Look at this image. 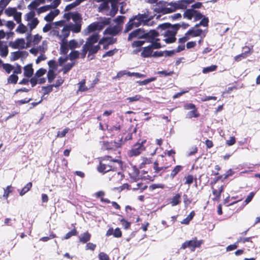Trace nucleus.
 Masks as SVG:
<instances>
[{
	"instance_id": "f257e3e1",
	"label": "nucleus",
	"mask_w": 260,
	"mask_h": 260,
	"mask_svg": "<svg viewBox=\"0 0 260 260\" xmlns=\"http://www.w3.org/2000/svg\"><path fill=\"white\" fill-rule=\"evenodd\" d=\"M149 17L148 12L145 13L144 14H139L137 15L133 16L131 18L128 22L126 24L124 30V33H127L135 27H138L141 24L150 25L149 24V20L151 19Z\"/></svg>"
},
{
	"instance_id": "f03ea898",
	"label": "nucleus",
	"mask_w": 260,
	"mask_h": 260,
	"mask_svg": "<svg viewBox=\"0 0 260 260\" xmlns=\"http://www.w3.org/2000/svg\"><path fill=\"white\" fill-rule=\"evenodd\" d=\"M180 3V1L171 3L160 1L155 5L154 11L162 14L172 13L177 10L182 9Z\"/></svg>"
},
{
	"instance_id": "7ed1b4c3",
	"label": "nucleus",
	"mask_w": 260,
	"mask_h": 260,
	"mask_svg": "<svg viewBox=\"0 0 260 260\" xmlns=\"http://www.w3.org/2000/svg\"><path fill=\"white\" fill-rule=\"evenodd\" d=\"M169 25L168 23H164L159 25L158 27V28H161L162 31L161 34H158V37L160 38L156 37V38L160 39V40H162L166 44L173 43L176 40L175 36L177 33V28H174L173 26L171 28H168V26Z\"/></svg>"
},
{
	"instance_id": "20e7f679",
	"label": "nucleus",
	"mask_w": 260,
	"mask_h": 260,
	"mask_svg": "<svg viewBox=\"0 0 260 260\" xmlns=\"http://www.w3.org/2000/svg\"><path fill=\"white\" fill-rule=\"evenodd\" d=\"M158 36V32L155 30H150L146 32L143 29L138 28L129 34L127 40L131 41L134 39L137 38L145 39L146 41H152L154 37Z\"/></svg>"
},
{
	"instance_id": "39448f33",
	"label": "nucleus",
	"mask_w": 260,
	"mask_h": 260,
	"mask_svg": "<svg viewBox=\"0 0 260 260\" xmlns=\"http://www.w3.org/2000/svg\"><path fill=\"white\" fill-rule=\"evenodd\" d=\"M202 7V3L197 2L191 6L190 9H186L183 13V18L191 20L193 18V21H196L200 20L203 17V15L195 9H199Z\"/></svg>"
},
{
	"instance_id": "423d86ee",
	"label": "nucleus",
	"mask_w": 260,
	"mask_h": 260,
	"mask_svg": "<svg viewBox=\"0 0 260 260\" xmlns=\"http://www.w3.org/2000/svg\"><path fill=\"white\" fill-rule=\"evenodd\" d=\"M49 36L53 38L55 41H58L59 43L66 41L69 36V29L66 26L62 29L56 27L50 31Z\"/></svg>"
},
{
	"instance_id": "0eeeda50",
	"label": "nucleus",
	"mask_w": 260,
	"mask_h": 260,
	"mask_svg": "<svg viewBox=\"0 0 260 260\" xmlns=\"http://www.w3.org/2000/svg\"><path fill=\"white\" fill-rule=\"evenodd\" d=\"M157 37H154L152 41H147L151 43L147 47L143 48V51L141 52V56L144 58H147L152 56L153 50L157 49L162 47L159 41L160 39H157Z\"/></svg>"
},
{
	"instance_id": "6e6552de",
	"label": "nucleus",
	"mask_w": 260,
	"mask_h": 260,
	"mask_svg": "<svg viewBox=\"0 0 260 260\" xmlns=\"http://www.w3.org/2000/svg\"><path fill=\"white\" fill-rule=\"evenodd\" d=\"M203 243V240H197V238L188 241H186L182 244L180 249H185L189 248L191 251H194L196 248L200 247Z\"/></svg>"
},
{
	"instance_id": "1a4fd4ad",
	"label": "nucleus",
	"mask_w": 260,
	"mask_h": 260,
	"mask_svg": "<svg viewBox=\"0 0 260 260\" xmlns=\"http://www.w3.org/2000/svg\"><path fill=\"white\" fill-rule=\"evenodd\" d=\"M146 142V140L142 141L141 143L138 142L134 145L132 150L129 152V155L136 156L140 154L145 149L143 144Z\"/></svg>"
},
{
	"instance_id": "9d476101",
	"label": "nucleus",
	"mask_w": 260,
	"mask_h": 260,
	"mask_svg": "<svg viewBox=\"0 0 260 260\" xmlns=\"http://www.w3.org/2000/svg\"><path fill=\"white\" fill-rule=\"evenodd\" d=\"M122 28L123 26L120 24H116L113 26H110L104 30V34L116 36L121 31Z\"/></svg>"
},
{
	"instance_id": "9b49d317",
	"label": "nucleus",
	"mask_w": 260,
	"mask_h": 260,
	"mask_svg": "<svg viewBox=\"0 0 260 260\" xmlns=\"http://www.w3.org/2000/svg\"><path fill=\"white\" fill-rule=\"evenodd\" d=\"M28 23H27V26H29V27L30 31H29V32L27 34V36H26V39L27 40V43H30L31 41V31H32V29H34V28H35L36 27V26L38 24L39 21L37 18H35L33 19L30 20V21H28Z\"/></svg>"
},
{
	"instance_id": "f8f14e48",
	"label": "nucleus",
	"mask_w": 260,
	"mask_h": 260,
	"mask_svg": "<svg viewBox=\"0 0 260 260\" xmlns=\"http://www.w3.org/2000/svg\"><path fill=\"white\" fill-rule=\"evenodd\" d=\"M119 0H111V6L109 12L105 13V15H109L111 17H114L117 12L118 7L117 2Z\"/></svg>"
},
{
	"instance_id": "ddd939ff",
	"label": "nucleus",
	"mask_w": 260,
	"mask_h": 260,
	"mask_svg": "<svg viewBox=\"0 0 260 260\" xmlns=\"http://www.w3.org/2000/svg\"><path fill=\"white\" fill-rule=\"evenodd\" d=\"M206 34L205 30L199 28H192L187 31V34H189L194 37L200 36L202 38L205 37Z\"/></svg>"
},
{
	"instance_id": "4468645a",
	"label": "nucleus",
	"mask_w": 260,
	"mask_h": 260,
	"mask_svg": "<svg viewBox=\"0 0 260 260\" xmlns=\"http://www.w3.org/2000/svg\"><path fill=\"white\" fill-rule=\"evenodd\" d=\"M111 0L104 1L99 7V11L103 13L104 14L105 13L109 12L111 6Z\"/></svg>"
},
{
	"instance_id": "2eb2a0df",
	"label": "nucleus",
	"mask_w": 260,
	"mask_h": 260,
	"mask_svg": "<svg viewBox=\"0 0 260 260\" xmlns=\"http://www.w3.org/2000/svg\"><path fill=\"white\" fill-rule=\"evenodd\" d=\"M25 41L23 39H17L14 42L10 43V46L14 49H17L19 47L24 48Z\"/></svg>"
},
{
	"instance_id": "dca6fc26",
	"label": "nucleus",
	"mask_w": 260,
	"mask_h": 260,
	"mask_svg": "<svg viewBox=\"0 0 260 260\" xmlns=\"http://www.w3.org/2000/svg\"><path fill=\"white\" fill-rule=\"evenodd\" d=\"M96 30H100L98 22H94L88 26L87 28L84 30V33L85 35H87L88 34L93 32Z\"/></svg>"
},
{
	"instance_id": "f3484780",
	"label": "nucleus",
	"mask_w": 260,
	"mask_h": 260,
	"mask_svg": "<svg viewBox=\"0 0 260 260\" xmlns=\"http://www.w3.org/2000/svg\"><path fill=\"white\" fill-rule=\"evenodd\" d=\"M97 169L99 172L105 173L111 171L112 169V166L111 165H106L100 162Z\"/></svg>"
},
{
	"instance_id": "a211bd4d",
	"label": "nucleus",
	"mask_w": 260,
	"mask_h": 260,
	"mask_svg": "<svg viewBox=\"0 0 260 260\" xmlns=\"http://www.w3.org/2000/svg\"><path fill=\"white\" fill-rule=\"evenodd\" d=\"M99 39V36L98 34H94L88 38L86 43L84 45H85L86 46L94 45V43L98 41Z\"/></svg>"
},
{
	"instance_id": "6ab92c4d",
	"label": "nucleus",
	"mask_w": 260,
	"mask_h": 260,
	"mask_svg": "<svg viewBox=\"0 0 260 260\" xmlns=\"http://www.w3.org/2000/svg\"><path fill=\"white\" fill-rule=\"evenodd\" d=\"M116 42V39L113 37H105L103 38L99 41V44H108V45H112Z\"/></svg>"
},
{
	"instance_id": "aec40b11",
	"label": "nucleus",
	"mask_w": 260,
	"mask_h": 260,
	"mask_svg": "<svg viewBox=\"0 0 260 260\" xmlns=\"http://www.w3.org/2000/svg\"><path fill=\"white\" fill-rule=\"evenodd\" d=\"M66 27H67L69 29V34H70V31L72 30L74 32L78 33L80 31L81 26L80 24H71L70 25H66Z\"/></svg>"
},
{
	"instance_id": "412c9836",
	"label": "nucleus",
	"mask_w": 260,
	"mask_h": 260,
	"mask_svg": "<svg viewBox=\"0 0 260 260\" xmlns=\"http://www.w3.org/2000/svg\"><path fill=\"white\" fill-rule=\"evenodd\" d=\"M58 13V10H55L54 11H51L45 17L44 19L48 22H50L53 20L54 17L56 16Z\"/></svg>"
},
{
	"instance_id": "4be33fe9",
	"label": "nucleus",
	"mask_w": 260,
	"mask_h": 260,
	"mask_svg": "<svg viewBox=\"0 0 260 260\" xmlns=\"http://www.w3.org/2000/svg\"><path fill=\"white\" fill-rule=\"evenodd\" d=\"M111 22V18H103L101 20L98 22L99 24L100 30H102L104 26L110 24Z\"/></svg>"
},
{
	"instance_id": "5701e85b",
	"label": "nucleus",
	"mask_w": 260,
	"mask_h": 260,
	"mask_svg": "<svg viewBox=\"0 0 260 260\" xmlns=\"http://www.w3.org/2000/svg\"><path fill=\"white\" fill-rule=\"evenodd\" d=\"M91 238V235L88 232H85L82 234H81L79 237L80 242L85 243L90 240Z\"/></svg>"
},
{
	"instance_id": "b1692460",
	"label": "nucleus",
	"mask_w": 260,
	"mask_h": 260,
	"mask_svg": "<svg viewBox=\"0 0 260 260\" xmlns=\"http://www.w3.org/2000/svg\"><path fill=\"white\" fill-rule=\"evenodd\" d=\"M33 69L30 64H28L24 68V75L27 77H30L33 74Z\"/></svg>"
},
{
	"instance_id": "393cba45",
	"label": "nucleus",
	"mask_w": 260,
	"mask_h": 260,
	"mask_svg": "<svg viewBox=\"0 0 260 260\" xmlns=\"http://www.w3.org/2000/svg\"><path fill=\"white\" fill-rule=\"evenodd\" d=\"M84 0H76L74 2L68 5L66 8L64 10L66 11H69L73 9L74 8L80 5L83 1Z\"/></svg>"
},
{
	"instance_id": "a878e982",
	"label": "nucleus",
	"mask_w": 260,
	"mask_h": 260,
	"mask_svg": "<svg viewBox=\"0 0 260 260\" xmlns=\"http://www.w3.org/2000/svg\"><path fill=\"white\" fill-rule=\"evenodd\" d=\"M181 194L179 193L176 194L174 197L172 199L170 204L172 206H176L180 204L181 202Z\"/></svg>"
},
{
	"instance_id": "bb28decb",
	"label": "nucleus",
	"mask_w": 260,
	"mask_h": 260,
	"mask_svg": "<svg viewBox=\"0 0 260 260\" xmlns=\"http://www.w3.org/2000/svg\"><path fill=\"white\" fill-rule=\"evenodd\" d=\"M100 44L89 45L87 47L89 49V55L96 53L100 48Z\"/></svg>"
},
{
	"instance_id": "cd10ccee",
	"label": "nucleus",
	"mask_w": 260,
	"mask_h": 260,
	"mask_svg": "<svg viewBox=\"0 0 260 260\" xmlns=\"http://www.w3.org/2000/svg\"><path fill=\"white\" fill-rule=\"evenodd\" d=\"M60 50L62 53L66 54L69 51V46L68 45V41H63L62 42H60Z\"/></svg>"
},
{
	"instance_id": "c85d7f7f",
	"label": "nucleus",
	"mask_w": 260,
	"mask_h": 260,
	"mask_svg": "<svg viewBox=\"0 0 260 260\" xmlns=\"http://www.w3.org/2000/svg\"><path fill=\"white\" fill-rule=\"evenodd\" d=\"M23 52L21 51H16L11 53V60L15 61L22 56Z\"/></svg>"
},
{
	"instance_id": "c756f323",
	"label": "nucleus",
	"mask_w": 260,
	"mask_h": 260,
	"mask_svg": "<svg viewBox=\"0 0 260 260\" xmlns=\"http://www.w3.org/2000/svg\"><path fill=\"white\" fill-rule=\"evenodd\" d=\"M19 25L16 29V32L19 34H24L26 32L27 30V27L22 24L21 22L20 23H18Z\"/></svg>"
},
{
	"instance_id": "7c9ffc66",
	"label": "nucleus",
	"mask_w": 260,
	"mask_h": 260,
	"mask_svg": "<svg viewBox=\"0 0 260 260\" xmlns=\"http://www.w3.org/2000/svg\"><path fill=\"white\" fill-rule=\"evenodd\" d=\"M182 169V167L180 165L176 166L174 169L172 170L171 174L170 177L171 178H174V177Z\"/></svg>"
},
{
	"instance_id": "2f4dec72",
	"label": "nucleus",
	"mask_w": 260,
	"mask_h": 260,
	"mask_svg": "<svg viewBox=\"0 0 260 260\" xmlns=\"http://www.w3.org/2000/svg\"><path fill=\"white\" fill-rule=\"evenodd\" d=\"M68 45L69 46V49H74L76 48H79L80 47V45L75 40H71L69 43L68 42Z\"/></svg>"
},
{
	"instance_id": "473e14b6",
	"label": "nucleus",
	"mask_w": 260,
	"mask_h": 260,
	"mask_svg": "<svg viewBox=\"0 0 260 260\" xmlns=\"http://www.w3.org/2000/svg\"><path fill=\"white\" fill-rule=\"evenodd\" d=\"M55 76L56 75L54 73V71H53V70H49L47 73L48 82L51 83L55 78Z\"/></svg>"
},
{
	"instance_id": "72a5a7b5",
	"label": "nucleus",
	"mask_w": 260,
	"mask_h": 260,
	"mask_svg": "<svg viewBox=\"0 0 260 260\" xmlns=\"http://www.w3.org/2000/svg\"><path fill=\"white\" fill-rule=\"evenodd\" d=\"M195 213L194 211H192L190 213V214L185 218L182 221L181 223L187 224L189 222V221L192 219L193 216H194Z\"/></svg>"
},
{
	"instance_id": "f704fd0d",
	"label": "nucleus",
	"mask_w": 260,
	"mask_h": 260,
	"mask_svg": "<svg viewBox=\"0 0 260 260\" xmlns=\"http://www.w3.org/2000/svg\"><path fill=\"white\" fill-rule=\"evenodd\" d=\"M199 114L197 113V109H194L187 113L186 116L187 118H191L192 117H198Z\"/></svg>"
},
{
	"instance_id": "c9c22d12",
	"label": "nucleus",
	"mask_w": 260,
	"mask_h": 260,
	"mask_svg": "<svg viewBox=\"0 0 260 260\" xmlns=\"http://www.w3.org/2000/svg\"><path fill=\"white\" fill-rule=\"evenodd\" d=\"M32 186V183L31 182H28L20 191V195L22 196L25 193H26Z\"/></svg>"
},
{
	"instance_id": "e433bc0d",
	"label": "nucleus",
	"mask_w": 260,
	"mask_h": 260,
	"mask_svg": "<svg viewBox=\"0 0 260 260\" xmlns=\"http://www.w3.org/2000/svg\"><path fill=\"white\" fill-rule=\"evenodd\" d=\"M182 9H185L188 5L191 4L194 0H179Z\"/></svg>"
},
{
	"instance_id": "4c0bfd02",
	"label": "nucleus",
	"mask_w": 260,
	"mask_h": 260,
	"mask_svg": "<svg viewBox=\"0 0 260 260\" xmlns=\"http://www.w3.org/2000/svg\"><path fill=\"white\" fill-rule=\"evenodd\" d=\"M155 80H156V77H151L150 78L144 80L143 81H138L137 82V83L139 85H146Z\"/></svg>"
},
{
	"instance_id": "58836bf2",
	"label": "nucleus",
	"mask_w": 260,
	"mask_h": 260,
	"mask_svg": "<svg viewBox=\"0 0 260 260\" xmlns=\"http://www.w3.org/2000/svg\"><path fill=\"white\" fill-rule=\"evenodd\" d=\"M35 12L31 11L25 15L24 19L27 21H29L30 20L35 18Z\"/></svg>"
},
{
	"instance_id": "ea45409f",
	"label": "nucleus",
	"mask_w": 260,
	"mask_h": 260,
	"mask_svg": "<svg viewBox=\"0 0 260 260\" xmlns=\"http://www.w3.org/2000/svg\"><path fill=\"white\" fill-rule=\"evenodd\" d=\"M75 65L74 62H69L64 65L63 68V74H66L68 71H69Z\"/></svg>"
},
{
	"instance_id": "a19ab883",
	"label": "nucleus",
	"mask_w": 260,
	"mask_h": 260,
	"mask_svg": "<svg viewBox=\"0 0 260 260\" xmlns=\"http://www.w3.org/2000/svg\"><path fill=\"white\" fill-rule=\"evenodd\" d=\"M217 67L216 65H212L211 66L204 68L203 70V73L204 74H207L208 73L214 71L217 69Z\"/></svg>"
},
{
	"instance_id": "79ce46f5",
	"label": "nucleus",
	"mask_w": 260,
	"mask_h": 260,
	"mask_svg": "<svg viewBox=\"0 0 260 260\" xmlns=\"http://www.w3.org/2000/svg\"><path fill=\"white\" fill-rule=\"evenodd\" d=\"M17 12V10L15 8H8L5 11V14L8 16H13Z\"/></svg>"
},
{
	"instance_id": "37998d69",
	"label": "nucleus",
	"mask_w": 260,
	"mask_h": 260,
	"mask_svg": "<svg viewBox=\"0 0 260 260\" xmlns=\"http://www.w3.org/2000/svg\"><path fill=\"white\" fill-rule=\"evenodd\" d=\"M78 232L76 231V230L74 229L73 230L68 233L62 239H68L73 236H76Z\"/></svg>"
},
{
	"instance_id": "c03bdc74",
	"label": "nucleus",
	"mask_w": 260,
	"mask_h": 260,
	"mask_svg": "<svg viewBox=\"0 0 260 260\" xmlns=\"http://www.w3.org/2000/svg\"><path fill=\"white\" fill-rule=\"evenodd\" d=\"M18 77L17 75L13 74L9 76L8 79V82L9 83L16 84L18 81Z\"/></svg>"
},
{
	"instance_id": "a18cd8bd",
	"label": "nucleus",
	"mask_w": 260,
	"mask_h": 260,
	"mask_svg": "<svg viewBox=\"0 0 260 260\" xmlns=\"http://www.w3.org/2000/svg\"><path fill=\"white\" fill-rule=\"evenodd\" d=\"M48 64L49 67V70H53V71H55L57 68V64L56 62L54 60H51L48 61Z\"/></svg>"
},
{
	"instance_id": "49530a36",
	"label": "nucleus",
	"mask_w": 260,
	"mask_h": 260,
	"mask_svg": "<svg viewBox=\"0 0 260 260\" xmlns=\"http://www.w3.org/2000/svg\"><path fill=\"white\" fill-rule=\"evenodd\" d=\"M21 12L17 11L13 15L14 19L17 23L21 22Z\"/></svg>"
},
{
	"instance_id": "de8ad7c7",
	"label": "nucleus",
	"mask_w": 260,
	"mask_h": 260,
	"mask_svg": "<svg viewBox=\"0 0 260 260\" xmlns=\"http://www.w3.org/2000/svg\"><path fill=\"white\" fill-rule=\"evenodd\" d=\"M8 54V49L6 45H5L1 49H0V55L3 57H5Z\"/></svg>"
},
{
	"instance_id": "09e8293b",
	"label": "nucleus",
	"mask_w": 260,
	"mask_h": 260,
	"mask_svg": "<svg viewBox=\"0 0 260 260\" xmlns=\"http://www.w3.org/2000/svg\"><path fill=\"white\" fill-rule=\"evenodd\" d=\"M53 85H50L47 86H43L42 90L44 91V94H47L51 92L53 90Z\"/></svg>"
},
{
	"instance_id": "8fccbe9b",
	"label": "nucleus",
	"mask_w": 260,
	"mask_h": 260,
	"mask_svg": "<svg viewBox=\"0 0 260 260\" xmlns=\"http://www.w3.org/2000/svg\"><path fill=\"white\" fill-rule=\"evenodd\" d=\"M3 67L4 69L7 72V73L10 74L11 72L14 69V67L8 63H3Z\"/></svg>"
},
{
	"instance_id": "3c124183",
	"label": "nucleus",
	"mask_w": 260,
	"mask_h": 260,
	"mask_svg": "<svg viewBox=\"0 0 260 260\" xmlns=\"http://www.w3.org/2000/svg\"><path fill=\"white\" fill-rule=\"evenodd\" d=\"M41 4V3L37 0L32 2L29 5L28 8L30 9H36Z\"/></svg>"
},
{
	"instance_id": "603ef678",
	"label": "nucleus",
	"mask_w": 260,
	"mask_h": 260,
	"mask_svg": "<svg viewBox=\"0 0 260 260\" xmlns=\"http://www.w3.org/2000/svg\"><path fill=\"white\" fill-rule=\"evenodd\" d=\"M69 128H64L62 132L58 131L57 132V134L56 137L57 138H62L66 136V135L69 132Z\"/></svg>"
},
{
	"instance_id": "864d4df0",
	"label": "nucleus",
	"mask_w": 260,
	"mask_h": 260,
	"mask_svg": "<svg viewBox=\"0 0 260 260\" xmlns=\"http://www.w3.org/2000/svg\"><path fill=\"white\" fill-rule=\"evenodd\" d=\"M141 98H142L141 95H140L139 94H137L134 96L128 97L126 99V100H128L129 103H132V102L139 101Z\"/></svg>"
},
{
	"instance_id": "5fc2aeb1",
	"label": "nucleus",
	"mask_w": 260,
	"mask_h": 260,
	"mask_svg": "<svg viewBox=\"0 0 260 260\" xmlns=\"http://www.w3.org/2000/svg\"><path fill=\"white\" fill-rule=\"evenodd\" d=\"M189 26V25L187 23L182 22L178 24H175L173 26L174 28H177V30L180 27H182L184 29L186 28Z\"/></svg>"
},
{
	"instance_id": "6e6d98bb",
	"label": "nucleus",
	"mask_w": 260,
	"mask_h": 260,
	"mask_svg": "<svg viewBox=\"0 0 260 260\" xmlns=\"http://www.w3.org/2000/svg\"><path fill=\"white\" fill-rule=\"evenodd\" d=\"M70 58L71 60H73L79 57V53L77 51H73L70 54Z\"/></svg>"
},
{
	"instance_id": "4d7b16f0",
	"label": "nucleus",
	"mask_w": 260,
	"mask_h": 260,
	"mask_svg": "<svg viewBox=\"0 0 260 260\" xmlns=\"http://www.w3.org/2000/svg\"><path fill=\"white\" fill-rule=\"evenodd\" d=\"M117 51V49H114L113 50H111L106 52L105 54H104L102 56L103 58H105L107 56H112Z\"/></svg>"
},
{
	"instance_id": "13d9d810",
	"label": "nucleus",
	"mask_w": 260,
	"mask_h": 260,
	"mask_svg": "<svg viewBox=\"0 0 260 260\" xmlns=\"http://www.w3.org/2000/svg\"><path fill=\"white\" fill-rule=\"evenodd\" d=\"M146 41H134L132 44L133 47H140L142 46Z\"/></svg>"
},
{
	"instance_id": "bf43d9fd",
	"label": "nucleus",
	"mask_w": 260,
	"mask_h": 260,
	"mask_svg": "<svg viewBox=\"0 0 260 260\" xmlns=\"http://www.w3.org/2000/svg\"><path fill=\"white\" fill-rule=\"evenodd\" d=\"M223 189V186H221L218 190L216 189L213 190V194L215 196L216 198H219L221 193L222 192Z\"/></svg>"
},
{
	"instance_id": "052dcab7",
	"label": "nucleus",
	"mask_w": 260,
	"mask_h": 260,
	"mask_svg": "<svg viewBox=\"0 0 260 260\" xmlns=\"http://www.w3.org/2000/svg\"><path fill=\"white\" fill-rule=\"evenodd\" d=\"M125 18V16H118L117 18L114 19V21L116 23V24H120L121 26H123V20Z\"/></svg>"
},
{
	"instance_id": "680f3d73",
	"label": "nucleus",
	"mask_w": 260,
	"mask_h": 260,
	"mask_svg": "<svg viewBox=\"0 0 260 260\" xmlns=\"http://www.w3.org/2000/svg\"><path fill=\"white\" fill-rule=\"evenodd\" d=\"M185 179V184H188L189 185L192 184L193 182V177L191 175H188L184 177Z\"/></svg>"
},
{
	"instance_id": "e2e57ef3",
	"label": "nucleus",
	"mask_w": 260,
	"mask_h": 260,
	"mask_svg": "<svg viewBox=\"0 0 260 260\" xmlns=\"http://www.w3.org/2000/svg\"><path fill=\"white\" fill-rule=\"evenodd\" d=\"M201 19L202 20L200 22V24H201V25L203 26H207L209 22L208 18L203 15V17Z\"/></svg>"
},
{
	"instance_id": "0e129e2a",
	"label": "nucleus",
	"mask_w": 260,
	"mask_h": 260,
	"mask_svg": "<svg viewBox=\"0 0 260 260\" xmlns=\"http://www.w3.org/2000/svg\"><path fill=\"white\" fill-rule=\"evenodd\" d=\"M85 80H83L80 83H79V90L81 91H85L87 90L88 88L85 86Z\"/></svg>"
},
{
	"instance_id": "69168bd1",
	"label": "nucleus",
	"mask_w": 260,
	"mask_h": 260,
	"mask_svg": "<svg viewBox=\"0 0 260 260\" xmlns=\"http://www.w3.org/2000/svg\"><path fill=\"white\" fill-rule=\"evenodd\" d=\"M46 72V70L44 69H40L39 70L37 71L35 74V76L37 77H41L43 75H44Z\"/></svg>"
},
{
	"instance_id": "338daca9",
	"label": "nucleus",
	"mask_w": 260,
	"mask_h": 260,
	"mask_svg": "<svg viewBox=\"0 0 260 260\" xmlns=\"http://www.w3.org/2000/svg\"><path fill=\"white\" fill-rule=\"evenodd\" d=\"M99 257L100 260H110L109 256L103 252L99 253Z\"/></svg>"
},
{
	"instance_id": "774afa93",
	"label": "nucleus",
	"mask_w": 260,
	"mask_h": 260,
	"mask_svg": "<svg viewBox=\"0 0 260 260\" xmlns=\"http://www.w3.org/2000/svg\"><path fill=\"white\" fill-rule=\"evenodd\" d=\"M189 34H187V32L185 34V36L179 39V43L181 44H183L187 40L189 39Z\"/></svg>"
}]
</instances>
